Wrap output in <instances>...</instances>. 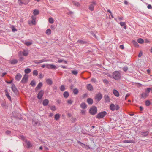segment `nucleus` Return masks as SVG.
I'll return each instance as SVG.
<instances>
[{
	"label": "nucleus",
	"instance_id": "e433bc0d",
	"mask_svg": "<svg viewBox=\"0 0 152 152\" xmlns=\"http://www.w3.org/2000/svg\"><path fill=\"white\" fill-rule=\"evenodd\" d=\"M49 22L50 23H53L54 22L53 19L52 18H49L48 19Z\"/></svg>",
	"mask_w": 152,
	"mask_h": 152
},
{
	"label": "nucleus",
	"instance_id": "b1692460",
	"mask_svg": "<svg viewBox=\"0 0 152 152\" xmlns=\"http://www.w3.org/2000/svg\"><path fill=\"white\" fill-rule=\"evenodd\" d=\"M80 107L82 109H85L86 108V103H83L80 104Z\"/></svg>",
	"mask_w": 152,
	"mask_h": 152
},
{
	"label": "nucleus",
	"instance_id": "412c9836",
	"mask_svg": "<svg viewBox=\"0 0 152 152\" xmlns=\"http://www.w3.org/2000/svg\"><path fill=\"white\" fill-rule=\"evenodd\" d=\"M123 143H134L135 142L132 140H125L123 141Z\"/></svg>",
	"mask_w": 152,
	"mask_h": 152
},
{
	"label": "nucleus",
	"instance_id": "ea45409f",
	"mask_svg": "<svg viewBox=\"0 0 152 152\" xmlns=\"http://www.w3.org/2000/svg\"><path fill=\"white\" fill-rule=\"evenodd\" d=\"M73 4L76 6L78 7L80 6V4L77 2L73 1Z\"/></svg>",
	"mask_w": 152,
	"mask_h": 152
},
{
	"label": "nucleus",
	"instance_id": "c756f323",
	"mask_svg": "<svg viewBox=\"0 0 152 152\" xmlns=\"http://www.w3.org/2000/svg\"><path fill=\"white\" fill-rule=\"evenodd\" d=\"M148 96V94L146 93H142L141 94L142 97L144 99Z\"/></svg>",
	"mask_w": 152,
	"mask_h": 152
},
{
	"label": "nucleus",
	"instance_id": "ddd939ff",
	"mask_svg": "<svg viewBox=\"0 0 152 152\" xmlns=\"http://www.w3.org/2000/svg\"><path fill=\"white\" fill-rule=\"evenodd\" d=\"M113 93L115 96L116 97H119V92L115 89H113Z\"/></svg>",
	"mask_w": 152,
	"mask_h": 152
},
{
	"label": "nucleus",
	"instance_id": "8fccbe9b",
	"mask_svg": "<svg viewBox=\"0 0 152 152\" xmlns=\"http://www.w3.org/2000/svg\"><path fill=\"white\" fill-rule=\"evenodd\" d=\"M65 88L64 86L62 85L60 87V90L61 91H64L65 90Z\"/></svg>",
	"mask_w": 152,
	"mask_h": 152
},
{
	"label": "nucleus",
	"instance_id": "79ce46f5",
	"mask_svg": "<svg viewBox=\"0 0 152 152\" xmlns=\"http://www.w3.org/2000/svg\"><path fill=\"white\" fill-rule=\"evenodd\" d=\"M38 72L36 70H34L33 72V74L34 75L37 76L38 75Z\"/></svg>",
	"mask_w": 152,
	"mask_h": 152
},
{
	"label": "nucleus",
	"instance_id": "7c9ffc66",
	"mask_svg": "<svg viewBox=\"0 0 152 152\" xmlns=\"http://www.w3.org/2000/svg\"><path fill=\"white\" fill-rule=\"evenodd\" d=\"M28 2H27V3H23L21 1V0H18V3L20 5H22L23 4H27L28 3Z\"/></svg>",
	"mask_w": 152,
	"mask_h": 152
},
{
	"label": "nucleus",
	"instance_id": "39448f33",
	"mask_svg": "<svg viewBox=\"0 0 152 152\" xmlns=\"http://www.w3.org/2000/svg\"><path fill=\"white\" fill-rule=\"evenodd\" d=\"M119 107L118 105L115 104V105L113 104H111L110 105V109L112 111H114L115 110H118L119 109Z\"/></svg>",
	"mask_w": 152,
	"mask_h": 152
},
{
	"label": "nucleus",
	"instance_id": "1a4fd4ad",
	"mask_svg": "<svg viewBox=\"0 0 152 152\" xmlns=\"http://www.w3.org/2000/svg\"><path fill=\"white\" fill-rule=\"evenodd\" d=\"M149 132L148 131H142L140 132V134L142 135V136L145 137L148 134Z\"/></svg>",
	"mask_w": 152,
	"mask_h": 152
},
{
	"label": "nucleus",
	"instance_id": "393cba45",
	"mask_svg": "<svg viewBox=\"0 0 152 152\" xmlns=\"http://www.w3.org/2000/svg\"><path fill=\"white\" fill-rule=\"evenodd\" d=\"M42 83L41 82H40L37 85V86L36 87V89L37 90L39 89L42 86Z\"/></svg>",
	"mask_w": 152,
	"mask_h": 152
},
{
	"label": "nucleus",
	"instance_id": "13d9d810",
	"mask_svg": "<svg viewBox=\"0 0 152 152\" xmlns=\"http://www.w3.org/2000/svg\"><path fill=\"white\" fill-rule=\"evenodd\" d=\"M147 8L149 9H151L152 8V7L150 4H149L147 6Z\"/></svg>",
	"mask_w": 152,
	"mask_h": 152
},
{
	"label": "nucleus",
	"instance_id": "774afa93",
	"mask_svg": "<svg viewBox=\"0 0 152 152\" xmlns=\"http://www.w3.org/2000/svg\"><path fill=\"white\" fill-rule=\"evenodd\" d=\"M7 74V73L6 72H4L2 73L1 76L2 77H3L5 75Z\"/></svg>",
	"mask_w": 152,
	"mask_h": 152
},
{
	"label": "nucleus",
	"instance_id": "09e8293b",
	"mask_svg": "<svg viewBox=\"0 0 152 152\" xmlns=\"http://www.w3.org/2000/svg\"><path fill=\"white\" fill-rule=\"evenodd\" d=\"M78 43L84 44L86 42L82 40H78L77 41Z\"/></svg>",
	"mask_w": 152,
	"mask_h": 152
},
{
	"label": "nucleus",
	"instance_id": "bb28decb",
	"mask_svg": "<svg viewBox=\"0 0 152 152\" xmlns=\"http://www.w3.org/2000/svg\"><path fill=\"white\" fill-rule=\"evenodd\" d=\"M47 61H48L47 60H46L45 59H42V60H40L39 61L35 62V63L36 64H40V63H42L43 62Z\"/></svg>",
	"mask_w": 152,
	"mask_h": 152
},
{
	"label": "nucleus",
	"instance_id": "4d7b16f0",
	"mask_svg": "<svg viewBox=\"0 0 152 152\" xmlns=\"http://www.w3.org/2000/svg\"><path fill=\"white\" fill-rule=\"evenodd\" d=\"M142 52L140 51L139 52L138 56V57H141L142 56Z\"/></svg>",
	"mask_w": 152,
	"mask_h": 152
},
{
	"label": "nucleus",
	"instance_id": "f03ea898",
	"mask_svg": "<svg viewBox=\"0 0 152 152\" xmlns=\"http://www.w3.org/2000/svg\"><path fill=\"white\" fill-rule=\"evenodd\" d=\"M21 137L22 139H23V143L24 145H27V147L28 148L31 147L32 146V145L31 143L30 142L24 139V137L23 136H22Z\"/></svg>",
	"mask_w": 152,
	"mask_h": 152
},
{
	"label": "nucleus",
	"instance_id": "473e14b6",
	"mask_svg": "<svg viewBox=\"0 0 152 152\" xmlns=\"http://www.w3.org/2000/svg\"><path fill=\"white\" fill-rule=\"evenodd\" d=\"M60 115L58 114H57L55 115V119L56 120H58L60 118Z\"/></svg>",
	"mask_w": 152,
	"mask_h": 152
},
{
	"label": "nucleus",
	"instance_id": "7ed1b4c3",
	"mask_svg": "<svg viewBox=\"0 0 152 152\" xmlns=\"http://www.w3.org/2000/svg\"><path fill=\"white\" fill-rule=\"evenodd\" d=\"M97 111V108L95 106H93L89 110V113L92 115L96 114Z\"/></svg>",
	"mask_w": 152,
	"mask_h": 152
},
{
	"label": "nucleus",
	"instance_id": "c9c22d12",
	"mask_svg": "<svg viewBox=\"0 0 152 152\" xmlns=\"http://www.w3.org/2000/svg\"><path fill=\"white\" fill-rule=\"evenodd\" d=\"M30 84L33 87L35 86L36 85L35 81L34 80H32Z\"/></svg>",
	"mask_w": 152,
	"mask_h": 152
},
{
	"label": "nucleus",
	"instance_id": "a19ab883",
	"mask_svg": "<svg viewBox=\"0 0 152 152\" xmlns=\"http://www.w3.org/2000/svg\"><path fill=\"white\" fill-rule=\"evenodd\" d=\"M11 28L12 30V31L13 32H15V31H17V29L15 28V26H12Z\"/></svg>",
	"mask_w": 152,
	"mask_h": 152
},
{
	"label": "nucleus",
	"instance_id": "58836bf2",
	"mask_svg": "<svg viewBox=\"0 0 152 152\" xmlns=\"http://www.w3.org/2000/svg\"><path fill=\"white\" fill-rule=\"evenodd\" d=\"M94 6L93 4H91L89 7V9L91 11H93L94 10Z\"/></svg>",
	"mask_w": 152,
	"mask_h": 152
},
{
	"label": "nucleus",
	"instance_id": "9d476101",
	"mask_svg": "<svg viewBox=\"0 0 152 152\" xmlns=\"http://www.w3.org/2000/svg\"><path fill=\"white\" fill-rule=\"evenodd\" d=\"M44 94V91L42 90H41L38 94L37 97L39 99L42 98Z\"/></svg>",
	"mask_w": 152,
	"mask_h": 152
},
{
	"label": "nucleus",
	"instance_id": "423d86ee",
	"mask_svg": "<svg viewBox=\"0 0 152 152\" xmlns=\"http://www.w3.org/2000/svg\"><path fill=\"white\" fill-rule=\"evenodd\" d=\"M102 97V96L101 94L100 93H98L96 94L95 96V99L98 102H99L101 100Z\"/></svg>",
	"mask_w": 152,
	"mask_h": 152
},
{
	"label": "nucleus",
	"instance_id": "aec40b11",
	"mask_svg": "<svg viewBox=\"0 0 152 152\" xmlns=\"http://www.w3.org/2000/svg\"><path fill=\"white\" fill-rule=\"evenodd\" d=\"M132 43L136 47L138 48L139 47V45L137 42L135 40H133L132 42Z\"/></svg>",
	"mask_w": 152,
	"mask_h": 152
},
{
	"label": "nucleus",
	"instance_id": "680f3d73",
	"mask_svg": "<svg viewBox=\"0 0 152 152\" xmlns=\"http://www.w3.org/2000/svg\"><path fill=\"white\" fill-rule=\"evenodd\" d=\"M31 22V23L34 25H35L36 23L35 20H32Z\"/></svg>",
	"mask_w": 152,
	"mask_h": 152
},
{
	"label": "nucleus",
	"instance_id": "3c124183",
	"mask_svg": "<svg viewBox=\"0 0 152 152\" xmlns=\"http://www.w3.org/2000/svg\"><path fill=\"white\" fill-rule=\"evenodd\" d=\"M128 69V68L127 67H124L123 68V70L124 72L126 71Z\"/></svg>",
	"mask_w": 152,
	"mask_h": 152
},
{
	"label": "nucleus",
	"instance_id": "e2e57ef3",
	"mask_svg": "<svg viewBox=\"0 0 152 152\" xmlns=\"http://www.w3.org/2000/svg\"><path fill=\"white\" fill-rule=\"evenodd\" d=\"M151 91V88H148L147 89H146V91L147 92H148V93H149L150 91Z\"/></svg>",
	"mask_w": 152,
	"mask_h": 152
},
{
	"label": "nucleus",
	"instance_id": "f257e3e1",
	"mask_svg": "<svg viewBox=\"0 0 152 152\" xmlns=\"http://www.w3.org/2000/svg\"><path fill=\"white\" fill-rule=\"evenodd\" d=\"M120 71H116L114 72L113 74V77L115 80H118L120 79L121 77Z\"/></svg>",
	"mask_w": 152,
	"mask_h": 152
},
{
	"label": "nucleus",
	"instance_id": "49530a36",
	"mask_svg": "<svg viewBox=\"0 0 152 152\" xmlns=\"http://www.w3.org/2000/svg\"><path fill=\"white\" fill-rule=\"evenodd\" d=\"M73 92L74 94H76L78 93V91L77 89L75 88L73 90Z\"/></svg>",
	"mask_w": 152,
	"mask_h": 152
},
{
	"label": "nucleus",
	"instance_id": "4be33fe9",
	"mask_svg": "<svg viewBox=\"0 0 152 152\" xmlns=\"http://www.w3.org/2000/svg\"><path fill=\"white\" fill-rule=\"evenodd\" d=\"M87 102L89 104H92L93 102V101L92 99L88 98L87 100Z\"/></svg>",
	"mask_w": 152,
	"mask_h": 152
},
{
	"label": "nucleus",
	"instance_id": "a211bd4d",
	"mask_svg": "<svg viewBox=\"0 0 152 152\" xmlns=\"http://www.w3.org/2000/svg\"><path fill=\"white\" fill-rule=\"evenodd\" d=\"M119 24L121 27H122L124 26V28L125 29H126L127 28L126 26V23L124 22H121Z\"/></svg>",
	"mask_w": 152,
	"mask_h": 152
},
{
	"label": "nucleus",
	"instance_id": "4468645a",
	"mask_svg": "<svg viewBox=\"0 0 152 152\" xmlns=\"http://www.w3.org/2000/svg\"><path fill=\"white\" fill-rule=\"evenodd\" d=\"M87 89L90 91H92L93 89V87L91 84H88L87 86Z\"/></svg>",
	"mask_w": 152,
	"mask_h": 152
},
{
	"label": "nucleus",
	"instance_id": "2eb2a0df",
	"mask_svg": "<svg viewBox=\"0 0 152 152\" xmlns=\"http://www.w3.org/2000/svg\"><path fill=\"white\" fill-rule=\"evenodd\" d=\"M11 88L12 90L15 93H16L18 92L17 89L15 85L13 84L12 85Z\"/></svg>",
	"mask_w": 152,
	"mask_h": 152
},
{
	"label": "nucleus",
	"instance_id": "5701e85b",
	"mask_svg": "<svg viewBox=\"0 0 152 152\" xmlns=\"http://www.w3.org/2000/svg\"><path fill=\"white\" fill-rule=\"evenodd\" d=\"M18 60L16 59H14L10 60V62L12 64H15L18 63Z\"/></svg>",
	"mask_w": 152,
	"mask_h": 152
},
{
	"label": "nucleus",
	"instance_id": "37998d69",
	"mask_svg": "<svg viewBox=\"0 0 152 152\" xmlns=\"http://www.w3.org/2000/svg\"><path fill=\"white\" fill-rule=\"evenodd\" d=\"M50 109L53 111H55L56 110V107L55 106H53L50 107Z\"/></svg>",
	"mask_w": 152,
	"mask_h": 152
},
{
	"label": "nucleus",
	"instance_id": "4c0bfd02",
	"mask_svg": "<svg viewBox=\"0 0 152 152\" xmlns=\"http://www.w3.org/2000/svg\"><path fill=\"white\" fill-rule=\"evenodd\" d=\"M6 96L7 97L8 99L10 100H11V97L10 96L9 93L7 92V91H6Z\"/></svg>",
	"mask_w": 152,
	"mask_h": 152
},
{
	"label": "nucleus",
	"instance_id": "f8f14e48",
	"mask_svg": "<svg viewBox=\"0 0 152 152\" xmlns=\"http://www.w3.org/2000/svg\"><path fill=\"white\" fill-rule=\"evenodd\" d=\"M77 142L79 144L81 147L84 148H86L87 147H88L89 148H90L88 146V145H86V144L81 142L80 141H77Z\"/></svg>",
	"mask_w": 152,
	"mask_h": 152
},
{
	"label": "nucleus",
	"instance_id": "bf43d9fd",
	"mask_svg": "<svg viewBox=\"0 0 152 152\" xmlns=\"http://www.w3.org/2000/svg\"><path fill=\"white\" fill-rule=\"evenodd\" d=\"M31 18L32 19V20H36V18L34 15H32L31 16Z\"/></svg>",
	"mask_w": 152,
	"mask_h": 152
},
{
	"label": "nucleus",
	"instance_id": "a18cd8bd",
	"mask_svg": "<svg viewBox=\"0 0 152 152\" xmlns=\"http://www.w3.org/2000/svg\"><path fill=\"white\" fill-rule=\"evenodd\" d=\"M72 73L73 75H76L77 74L78 72L77 70H74L72 71Z\"/></svg>",
	"mask_w": 152,
	"mask_h": 152
},
{
	"label": "nucleus",
	"instance_id": "f3484780",
	"mask_svg": "<svg viewBox=\"0 0 152 152\" xmlns=\"http://www.w3.org/2000/svg\"><path fill=\"white\" fill-rule=\"evenodd\" d=\"M104 100L106 102H110V99L109 96L107 95H105L104 96Z\"/></svg>",
	"mask_w": 152,
	"mask_h": 152
},
{
	"label": "nucleus",
	"instance_id": "20e7f679",
	"mask_svg": "<svg viewBox=\"0 0 152 152\" xmlns=\"http://www.w3.org/2000/svg\"><path fill=\"white\" fill-rule=\"evenodd\" d=\"M107 114L106 111L102 112L99 113L96 115V118L99 119H100L103 118Z\"/></svg>",
	"mask_w": 152,
	"mask_h": 152
},
{
	"label": "nucleus",
	"instance_id": "c85d7f7f",
	"mask_svg": "<svg viewBox=\"0 0 152 152\" xmlns=\"http://www.w3.org/2000/svg\"><path fill=\"white\" fill-rule=\"evenodd\" d=\"M39 13V11L37 10H34L33 14L34 15H38Z\"/></svg>",
	"mask_w": 152,
	"mask_h": 152
},
{
	"label": "nucleus",
	"instance_id": "69168bd1",
	"mask_svg": "<svg viewBox=\"0 0 152 152\" xmlns=\"http://www.w3.org/2000/svg\"><path fill=\"white\" fill-rule=\"evenodd\" d=\"M43 77V76L41 73L39 75V78H42Z\"/></svg>",
	"mask_w": 152,
	"mask_h": 152
},
{
	"label": "nucleus",
	"instance_id": "a878e982",
	"mask_svg": "<svg viewBox=\"0 0 152 152\" xmlns=\"http://www.w3.org/2000/svg\"><path fill=\"white\" fill-rule=\"evenodd\" d=\"M69 94L68 92L65 91L64 92L63 94L65 98H67L68 97Z\"/></svg>",
	"mask_w": 152,
	"mask_h": 152
},
{
	"label": "nucleus",
	"instance_id": "6e6d98bb",
	"mask_svg": "<svg viewBox=\"0 0 152 152\" xmlns=\"http://www.w3.org/2000/svg\"><path fill=\"white\" fill-rule=\"evenodd\" d=\"M91 81L94 83H96V80L94 78H92L91 79Z\"/></svg>",
	"mask_w": 152,
	"mask_h": 152
},
{
	"label": "nucleus",
	"instance_id": "052dcab7",
	"mask_svg": "<svg viewBox=\"0 0 152 152\" xmlns=\"http://www.w3.org/2000/svg\"><path fill=\"white\" fill-rule=\"evenodd\" d=\"M130 94L129 93H128L125 96V100H126V99L127 97H128V96H130Z\"/></svg>",
	"mask_w": 152,
	"mask_h": 152
},
{
	"label": "nucleus",
	"instance_id": "0eeeda50",
	"mask_svg": "<svg viewBox=\"0 0 152 152\" xmlns=\"http://www.w3.org/2000/svg\"><path fill=\"white\" fill-rule=\"evenodd\" d=\"M28 80V75H27L25 74L23 77L21 82L23 83H26Z\"/></svg>",
	"mask_w": 152,
	"mask_h": 152
},
{
	"label": "nucleus",
	"instance_id": "0e129e2a",
	"mask_svg": "<svg viewBox=\"0 0 152 152\" xmlns=\"http://www.w3.org/2000/svg\"><path fill=\"white\" fill-rule=\"evenodd\" d=\"M6 133L7 134H10L11 133V132L10 131L7 130L6 132Z\"/></svg>",
	"mask_w": 152,
	"mask_h": 152
},
{
	"label": "nucleus",
	"instance_id": "dca6fc26",
	"mask_svg": "<svg viewBox=\"0 0 152 152\" xmlns=\"http://www.w3.org/2000/svg\"><path fill=\"white\" fill-rule=\"evenodd\" d=\"M46 82L48 84L51 85L53 84V81L51 79H46Z\"/></svg>",
	"mask_w": 152,
	"mask_h": 152
},
{
	"label": "nucleus",
	"instance_id": "72a5a7b5",
	"mask_svg": "<svg viewBox=\"0 0 152 152\" xmlns=\"http://www.w3.org/2000/svg\"><path fill=\"white\" fill-rule=\"evenodd\" d=\"M26 74H28L31 72V69L29 68H27L24 70Z\"/></svg>",
	"mask_w": 152,
	"mask_h": 152
},
{
	"label": "nucleus",
	"instance_id": "2f4dec72",
	"mask_svg": "<svg viewBox=\"0 0 152 152\" xmlns=\"http://www.w3.org/2000/svg\"><path fill=\"white\" fill-rule=\"evenodd\" d=\"M46 33L48 35H50L51 34V30L50 29H47L46 31Z\"/></svg>",
	"mask_w": 152,
	"mask_h": 152
},
{
	"label": "nucleus",
	"instance_id": "603ef678",
	"mask_svg": "<svg viewBox=\"0 0 152 152\" xmlns=\"http://www.w3.org/2000/svg\"><path fill=\"white\" fill-rule=\"evenodd\" d=\"M67 102L68 104H71L72 103L73 101L71 99H69L67 101Z\"/></svg>",
	"mask_w": 152,
	"mask_h": 152
},
{
	"label": "nucleus",
	"instance_id": "338daca9",
	"mask_svg": "<svg viewBox=\"0 0 152 152\" xmlns=\"http://www.w3.org/2000/svg\"><path fill=\"white\" fill-rule=\"evenodd\" d=\"M120 48L121 49H124V47L123 45H120Z\"/></svg>",
	"mask_w": 152,
	"mask_h": 152
},
{
	"label": "nucleus",
	"instance_id": "5fc2aeb1",
	"mask_svg": "<svg viewBox=\"0 0 152 152\" xmlns=\"http://www.w3.org/2000/svg\"><path fill=\"white\" fill-rule=\"evenodd\" d=\"M46 67L48 69H50V64H46Z\"/></svg>",
	"mask_w": 152,
	"mask_h": 152
},
{
	"label": "nucleus",
	"instance_id": "9b49d317",
	"mask_svg": "<svg viewBox=\"0 0 152 152\" xmlns=\"http://www.w3.org/2000/svg\"><path fill=\"white\" fill-rule=\"evenodd\" d=\"M22 75L20 73L17 74L15 77V79L18 81H19L22 77Z\"/></svg>",
	"mask_w": 152,
	"mask_h": 152
},
{
	"label": "nucleus",
	"instance_id": "c03bdc74",
	"mask_svg": "<svg viewBox=\"0 0 152 152\" xmlns=\"http://www.w3.org/2000/svg\"><path fill=\"white\" fill-rule=\"evenodd\" d=\"M25 44L27 46H29L31 45L32 44V42H25Z\"/></svg>",
	"mask_w": 152,
	"mask_h": 152
},
{
	"label": "nucleus",
	"instance_id": "6e6552de",
	"mask_svg": "<svg viewBox=\"0 0 152 152\" xmlns=\"http://www.w3.org/2000/svg\"><path fill=\"white\" fill-rule=\"evenodd\" d=\"M29 51V50L28 49H24L23 50V51L22 52L21 51L20 52L19 54L22 53L23 56H26L28 54Z\"/></svg>",
	"mask_w": 152,
	"mask_h": 152
},
{
	"label": "nucleus",
	"instance_id": "f704fd0d",
	"mask_svg": "<svg viewBox=\"0 0 152 152\" xmlns=\"http://www.w3.org/2000/svg\"><path fill=\"white\" fill-rule=\"evenodd\" d=\"M137 42L140 44H142L144 42L143 40L141 38H139L137 39Z\"/></svg>",
	"mask_w": 152,
	"mask_h": 152
},
{
	"label": "nucleus",
	"instance_id": "cd10ccee",
	"mask_svg": "<svg viewBox=\"0 0 152 152\" xmlns=\"http://www.w3.org/2000/svg\"><path fill=\"white\" fill-rule=\"evenodd\" d=\"M50 69H57V67L55 65L52 64H50Z\"/></svg>",
	"mask_w": 152,
	"mask_h": 152
},
{
	"label": "nucleus",
	"instance_id": "6ab92c4d",
	"mask_svg": "<svg viewBox=\"0 0 152 152\" xmlns=\"http://www.w3.org/2000/svg\"><path fill=\"white\" fill-rule=\"evenodd\" d=\"M49 102V101L47 99H45L43 100L42 104L44 106H47Z\"/></svg>",
	"mask_w": 152,
	"mask_h": 152
},
{
	"label": "nucleus",
	"instance_id": "de8ad7c7",
	"mask_svg": "<svg viewBox=\"0 0 152 152\" xmlns=\"http://www.w3.org/2000/svg\"><path fill=\"white\" fill-rule=\"evenodd\" d=\"M150 101L148 100L146 101L145 102V105L147 106H148L150 105Z\"/></svg>",
	"mask_w": 152,
	"mask_h": 152
},
{
	"label": "nucleus",
	"instance_id": "864d4df0",
	"mask_svg": "<svg viewBox=\"0 0 152 152\" xmlns=\"http://www.w3.org/2000/svg\"><path fill=\"white\" fill-rule=\"evenodd\" d=\"M103 81L104 83H106L107 84H108V81L107 79H104L103 80Z\"/></svg>",
	"mask_w": 152,
	"mask_h": 152
}]
</instances>
